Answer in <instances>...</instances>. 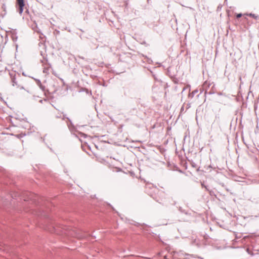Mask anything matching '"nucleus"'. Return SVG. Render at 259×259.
I'll use <instances>...</instances> for the list:
<instances>
[{
    "instance_id": "nucleus-1",
    "label": "nucleus",
    "mask_w": 259,
    "mask_h": 259,
    "mask_svg": "<svg viewBox=\"0 0 259 259\" xmlns=\"http://www.w3.org/2000/svg\"><path fill=\"white\" fill-rule=\"evenodd\" d=\"M17 3L19 6V12L20 14H21L23 11V7L24 6V0H16Z\"/></svg>"
},
{
    "instance_id": "nucleus-2",
    "label": "nucleus",
    "mask_w": 259,
    "mask_h": 259,
    "mask_svg": "<svg viewBox=\"0 0 259 259\" xmlns=\"http://www.w3.org/2000/svg\"><path fill=\"white\" fill-rule=\"evenodd\" d=\"M247 15L249 16L250 17H251L253 18L256 19V20L259 19L258 16L256 15L255 14H254L250 13L249 14H247Z\"/></svg>"
},
{
    "instance_id": "nucleus-3",
    "label": "nucleus",
    "mask_w": 259,
    "mask_h": 259,
    "mask_svg": "<svg viewBox=\"0 0 259 259\" xmlns=\"http://www.w3.org/2000/svg\"><path fill=\"white\" fill-rule=\"evenodd\" d=\"M242 14H238L236 15V17L237 18H239L241 17L242 16Z\"/></svg>"
},
{
    "instance_id": "nucleus-4",
    "label": "nucleus",
    "mask_w": 259,
    "mask_h": 259,
    "mask_svg": "<svg viewBox=\"0 0 259 259\" xmlns=\"http://www.w3.org/2000/svg\"><path fill=\"white\" fill-rule=\"evenodd\" d=\"M15 84H17L16 82H15V79L14 78L13 79V85L14 86L15 85Z\"/></svg>"
}]
</instances>
